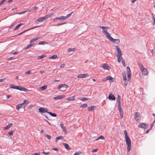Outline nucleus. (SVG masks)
I'll return each instance as SVG.
<instances>
[{
    "mask_svg": "<svg viewBox=\"0 0 155 155\" xmlns=\"http://www.w3.org/2000/svg\"><path fill=\"white\" fill-rule=\"evenodd\" d=\"M124 133L125 136V140L126 143L127 145V150L128 151H129L131 149V140L126 130L124 131Z\"/></svg>",
    "mask_w": 155,
    "mask_h": 155,
    "instance_id": "nucleus-1",
    "label": "nucleus"
},
{
    "mask_svg": "<svg viewBox=\"0 0 155 155\" xmlns=\"http://www.w3.org/2000/svg\"><path fill=\"white\" fill-rule=\"evenodd\" d=\"M116 48L117 52V54L116 56L117 57L118 61V62L120 63V62L121 59H122V53L120 48L118 46H116Z\"/></svg>",
    "mask_w": 155,
    "mask_h": 155,
    "instance_id": "nucleus-2",
    "label": "nucleus"
},
{
    "mask_svg": "<svg viewBox=\"0 0 155 155\" xmlns=\"http://www.w3.org/2000/svg\"><path fill=\"white\" fill-rule=\"evenodd\" d=\"M98 27L102 29V32L104 34L106 35L107 38L110 36V34L107 31V29L109 28L108 27L104 26H99Z\"/></svg>",
    "mask_w": 155,
    "mask_h": 155,
    "instance_id": "nucleus-3",
    "label": "nucleus"
},
{
    "mask_svg": "<svg viewBox=\"0 0 155 155\" xmlns=\"http://www.w3.org/2000/svg\"><path fill=\"white\" fill-rule=\"evenodd\" d=\"M10 87L11 88L17 89L21 91H26L28 90L26 89L24 87H22L20 86H16L14 84H11L10 85Z\"/></svg>",
    "mask_w": 155,
    "mask_h": 155,
    "instance_id": "nucleus-4",
    "label": "nucleus"
},
{
    "mask_svg": "<svg viewBox=\"0 0 155 155\" xmlns=\"http://www.w3.org/2000/svg\"><path fill=\"white\" fill-rule=\"evenodd\" d=\"M139 66L143 75H147L148 74V72L147 71V69L144 68L143 65L142 64H139Z\"/></svg>",
    "mask_w": 155,
    "mask_h": 155,
    "instance_id": "nucleus-5",
    "label": "nucleus"
},
{
    "mask_svg": "<svg viewBox=\"0 0 155 155\" xmlns=\"http://www.w3.org/2000/svg\"><path fill=\"white\" fill-rule=\"evenodd\" d=\"M68 87V86L65 84H61L58 86L57 87L58 90H60L62 88V90L64 91L66 90V89Z\"/></svg>",
    "mask_w": 155,
    "mask_h": 155,
    "instance_id": "nucleus-6",
    "label": "nucleus"
},
{
    "mask_svg": "<svg viewBox=\"0 0 155 155\" xmlns=\"http://www.w3.org/2000/svg\"><path fill=\"white\" fill-rule=\"evenodd\" d=\"M109 40L113 43H115L118 44L120 43V41L119 39H114L111 36H110L108 38Z\"/></svg>",
    "mask_w": 155,
    "mask_h": 155,
    "instance_id": "nucleus-7",
    "label": "nucleus"
},
{
    "mask_svg": "<svg viewBox=\"0 0 155 155\" xmlns=\"http://www.w3.org/2000/svg\"><path fill=\"white\" fill-rule=\"evenodd\" d=\"M39 112L41 114L48 113V110L45 107H41L38 109Z\"/></svg>",
    "mask_w": 155,
    "mask_h": 155,
    "instance_id": "nucleus-8",
    "label": "nucleus"
},
{
    "mask_svg": "<svg viewBox=\"0 0 155 155\" xmlns=\"http://www.w3.org/2000/svg\"><path fill=\"white\" fill-rule=\"evenodd\" d=\"M135 119L137 122H140V114L139 113L136 112L135 113Z\"/></svg>",
    "mask_w": 155,
    "mask_h": 155,
    "instance_id": "nucleus-9",
    "label": "nucleus"
},
{
    "mask_svg": "<svg viewBox=\"0 0 155 155\" xmlns=\"http://www.w3.org/2000/svg\"><path fill=\"white\" fill-rule=\"evenodd\" d=\"M54 14V13H50L49 14H48L45 16L41 17L43 21L47 20L49 18L52 16Z\"/></svg>",
    "mask_w": 155,
    "mask_h": 155,
    "instance_id": "nucleus-10",
    "label": "nucleus"
},
{
    "mask_svg": "<svg viewBox=\"0 0 155 155\" xmlns=\"http://www.w3.org/2000/svg\"><path fill=\"white\" fill-rule=\"evenodd\" d=\"M127 77L128 79H130L131 78V71L129 67L127 66Z\"/></svg>",
    "mask_w": 155,
    "mask_h": 155,
    "instance_id": "nucleus-11",
    "label": "nucleus"
},
{
    "mask_svg": "<svg viewBox=\"0 0 155 155\" xmlns=\"http://www.w3.org/2000/svg\"><path fill=\"white\" fill-rule=\"evenodd\" d=\"M147 125L144 123H140L138 125V127L140 128H142L144 129H146L147 128Z\"/></svg>",
    "mask_w": 155,
    "mask_h": 155,
    "instance_id": "nucleus-12",
    "label": "nucleus"
},
{
    "mask_svg": "<svg viewBox=\"0 0 155 155\" xmlns=\"http://www.w3.org/2000/svg\"><path fill=\"white\" fill-rule=\"evenodd\" d=\"M73 13V12H72L70 14H68L66 16H61V20H65L67 18H69L71 15Z\"/></svg>",
    "mask_w": 155,
    "mask_h": 155,
    "instance_id": "nucleus-13",
    "label": "nucleus"
},
{
    "mask_svg": "<svg viewBox=\"0 0 155 155\" xmlns=\"http://www.w3.org/2000/svg\"><path fill=\"white\" fill-rule=\"evenodd\" d=\"M102 67L105 70H109L110 69V67L107 64L105 63L103 64Z\"/></svg>",
    "mask_w": 155,
    "mask_h": 155,
    "instance_id": "nucleus-14",
    "label": "nucleus"
},
{
    "mask_svg": "<svg viewBox=\"0 0 155 155\" xmlns=\"http://www.w3.org/2000/svg\"><path fill=\"white\" fill-rule=\"evenodd\" d=\"M88 76L87 74H80L77 76V77L79 78H84Z\"/></svg>",
    "mask_w": 155,
    "mask_h": 155,
    "instance_id": "nucleus-15",
    "label": "nucleus"
},
{
    "mask_svg": "<svg viewBox=\"0 0 155 155\" xmlns=\"http://www.w3.org/2000/svg\"><path fill=\"white\" fill-rule=\"evenodd\" d=\"M95 108V106H92L88 107L87 109L89 111H93Z\"/></svg>",
    "mask_w": 155,
    "mask_h": 155,
    "instance_id": "nucleus-16",
    "label": "nucleus"
},
{
    "mask_svg": "<svg viewBox=\"0 0 155 155\" xmlns=\"http://www.w3.org/2000/svg\"><path fill=\"white\" fill-rule=\"evenodd\" d=\"M106 79L109 80L110 82H113L114 81V78L110 76H108L106 77Z\"/></svg>",
    "mask_w": 155,
    "mask_h": 155,
    "instance_id": "nucleus-17",
    "label": "nucleus"
},
{
    "mask_svg": "<svg viewBox=\"0 0 155 155\" xmlns=\"http://www.w3.org/2000/svg\"><path fill=\"white\" fill-rule=\"evenodd\" d=\"M47 85H45L44 86L40 87L39 88V89L41 91H42L47 89Z\"/></svg>",
    "mask_w": 155,
    "mask_h": 155,
    "instance_id": "nucleus-18",
    "label": "nucleus"
},
{
    "mask_svg": "<svg viewBox=\"0 0 155 155\" xmlns=\"http://www.w3.org/2000/svg\"><path fill=\"white\" fill-rule=\"evenodd\" d=\"M12 125V123H10L8 124V125L4 128V130H6L9 128Z\"/></svg>",
    "mask_w": 155,
    "mask_h": 155,
    "instance_id": "nucleus-19",
    "label": "nucleus"
},
{
    "mask_svg": "<svg viewBox=\"0 0 155 155\" xmlns=\"http://www.w3.org/2000/svg\"><path fill=\"white\" fill-rule=\"evenodd\" d=\"M63 145L65 148L68 150H69L71 149V147L69 146L68 144L65 143H63Z\"/></svg>",
    "mask_w": 155,
    "mask_h": 155,
    "instance_id": "nucleus-20",
    "label": "nucleus"
},
{
    "mask_svg": "<svg viewBox=\"0 0 155 155\" xmlns=\"http://www.w3.org/2000/svg\"><path fill=\"white\" fill-rule=\"evenodd\" d=\"M60 126L63 131L64 132H66V127L63 126V124H62V122H61V124H60Z\"/></svg>",
    "mask_w": 155,
    "mask_h": 155,
    "instance_id": "nucleus-21",
    "label": "nucleus"
},
{
    "mask_svg": "<svg viewBox=\"0 0 155 155\" xmlns=\"http://www.w3.org/2000/svg\"><path fill=\"white\" fill-rule=\"evenodd\" d=\"M23 107H24V106L21 103V104H19L18 105L16 106V109L17 110H18L19 108H22Z\"/></svg>",
    "mask_w": 155,
    "mask_h": 155,
    "instance_id": "nucleus-22",
    "label": "nucleus"
},
{
    "mask_svg": "<svg viewBox=\"0 0 155 155\" xmlns=\"http://www.w3.org/2000/svg\"><path fill=\"white\" fill-rule=\"evenodd\" d=\"M28 101L27 100H25L21 104L24 106V107H25L28 103Z\"/></svg>",
    "mask_w": 155,
    "mask_h": 155,
    "instance_id": "nucleus-23",
    "label": "nucleus"
},
{
    "mask_svg": "<svg viewBox=\"0 0 155 155\" xmlns=\"http://www.w3.org/2000/svg\"><path fill=\"white\" fill-rule=\"evenodd\" d=\"M46 57V56L44 55H42L41 56H38L37 57V59H40L44 58Z\"/></svg>",
    "mask_w": 155,
    "mask_h": 155,
    "instance_id": "nucleus-24",
    "label": "nucleus"
},
{
    "mask_svg": "<svg viewBox=\"0 0 155 155\" xmlns=\"http://www.w3.org/2000/svg\"><path fill=\"white\" fill-rule=\"evenodd\" d=\"M33 45V44H29L28 46H27L25 48V49H27L31 47H32Z\"/></svg>",
    "mask_w": 155,
    "mask_h": 155,
    "instance_id": "nucleus-25",
    "label": "nucleus"
},
{
    "mask_svg": "<svg viewBox=\"0 0 155 155\" xmlns=\"http://www.w3.org/2000/svg\"><path fill=\"white\" fill-rule=\"evenodd\" d=\"M57 58V55H54L51 57H50L49 58V59H55Z\"/></svg>",
    "mask_w": 155,
    "mask_h": 155,
    "instance_id": "nucleus-26",
    "label": "nucleus"
},
{
    "mask_svg": "<svg viewBox=\"0 0 155 155\" xmlns=\"http://www.w3.org/2000/svg\"><path fill=\"white\" fill-rule=\"evenodd\" d=\"M75 50V48H69L68 49V51L70 52V51H74Z\"/></svg>",
    "mask_w": 155,
    "mask_h": 155,
    "instance_id": "nucleus-27",
    "label": "nucleus"
},
{
    "mask_svg": "<svg viewBox=\"0 0 155 155\" xmlns=\"http://www.w3.org/2000/svg\"><path fill=\"white\" fill-rule=\"evenodd\" d=\"M89 99L88 98H86V97H83V98L80 99V100H81V101H87Z\"/></svg>",
    "mask_w": 155,
    "mask_h": 155,
    "instance_id": "nucleus-28",
    "label": "nucleus"
},
{
    "mask_svg": "<svg viewBox=\"0 0 155 155\" xmlns=\"http://www.w3.org/2000/svg\"><path fill=\"white\" fill-rule=\"evenodd\" d=\"M38 27H39V26H34L33 27L31 28H29L28 29H27L25 30V31H24V32H26V31H28V30H30V29H33L34 28H37Z\"/></svg>",
    "mask_w": 155,
    "mask_h": 155,
    "instance_id": "nucleus-29",
    "label": "nucleus"
},
{
    "mask_svg": "<svg viewBox=\"0 0 155 155\" xmlns=\"http://www.w3.org/2000/svg\"><path fill=\"white\" fill-rule=\"evenodd\" d=\"M60 139H63V137L62 136L57 137L56 139V142H57V141Z\"/></svg>",
    "mask_w": 155,
    "mask_h": 155,
    "instance_id": "nucleus-30",
    "label": "nucleus"
},
{
    "mask_svg": "<svg viewBox=\"0 0 155 155\" xmlns=\"http://www.w3.org/2000/svg\"><path fill=\"white\" fill-rule=\"evenodd\" d=\"M33 10V9H32L31 10H29L28 11V12H30L32 10ZM28 11H24V12H20V13H18V15H22V14H23L25 13V12H28Z\"/></svg>",
    "mask_w": 155,
    "mask_h": 155,
    "instance_id": "nucleus-31",
    "label": "nucleus"
},
{
    "mask_svg": "<svg viewBox=\"0 0 155 155\" xmlns=\"http://www.w3.org/2000/svg\"><path fill=\"white\" fill-rule=\"evenodd\" d=\"M61 20V16H60L59 17H58L55 18H54L53 20V21H55V20Z\"/></svg>",
    "mask_w": 155,
    "mask_h": 155,
    "instance_id": "nucleus-32",
    "label": "nucleus"
},
{
    "mask_svg": "<svg viewBox=\"0 0 155 155\" xmlns=\"http://www.w3.org/2000/svg\"><path fill=\"white\" fill-rule=\"evenodd\" d=\"M118 107L119 111L123 110L121 107V104H118Z\"/></svg>",
    "mask_w": 155,
    "mask_h": 155,
    "instance_id": "nucleus-33",
    "label": "nucleus"
},
{
    "mask_svg": "<svg viewBox=\"0 0 155 155\" xmlns=\"http://www.w3.org/2000/svg\"><path fill=\"white\" fill-rule=\"evenodd\" d=\"M87 104H83L81 105L80 106V107L84 108V107H87Z\"/></svg>",
    "mask_w": 155,
    "mask_h": 155,
    "instance_id": "nucleus-34",
    "label": "nucleus"
},
{
    "mask_svg": "<svg viewBox=\"0 0 155 155\" xmlns=\"http://www.w3.org/2000/svg\"><path fill=\"white\" fill-rule=\"evenodd\" d=\"M48 113L52 117H56L57 116V115L56 114H54L50 112H48Z\"/></svg>",
    "mask_w": 155,
    "mask_h": 155,
    "instance_id": "nucleus-35",
    "label": "nucleus"
},
{
    "mask_svg": "<svg viewBox=\"0 0 155 155\" xmlns=\"http://www.w3.org/2000/svg\"><path fill=\"white\" fill-rule=\"evenodd\" d=\"M120 116L121 118H122L123 117V110L119 111Z\"/></svg>",
    "mask_w": 155,
    "mask_h": 155,
    "instance_id": "nucleus-36",
    "label": "nucleus"
},
{
    "mask_svg": "<svg viewBox=\"0 0 155 155\" xmlns=\"http://www.w3.org/2000/svg\"><path fill=\"white\" fill-rule=\"evenodd\" d=\"M43 21L41 17L37 19L36 21L42 22Z\"/></svg>",
    "mask_w": 155,
    "mask_h": 155,
    "instance_id": "nucleus-37",
    "label": "nucleus"
},
{
    "mask_svg": "<svg viewBox=\"0 0 155 155\" xmlns=\"http://www.w3.org/2000/svg\"><path fill=\"white\" fill-rule=\"evenodd\" d=\"M121 61V62H122V64H123V66L124 67H125L126 65H125V61H124V60L123 59V58H122V59H121L120 61Z\"/></svg>",
    "mask_w": 155,
    "mask_h": 155,
    "instance_id": "nucleus-38",
    "label": "nucleus"
},
{
    "mask_svg": "<svg viewBox=\"0 0 155 155\" xmlns=\"http://www.w3.org/2000/svg\"><path fill=\"white\" fill-rule=\"evenodd\" d=\"M121 61V62H122V64H123V66L124 67H125L126 65H125V61H124V60L123 59V58H122V59H121L120 61Z\"/></svg>",
    "mask_w": 155,
    "mask_h": 155,
    "instance_id": "nucleus-39",
    "label": "nucleus"
},
{
    "mask_svg": "<svg viewBox=\"0 0 155 155\" xmlns=\"http://www.w3.org/2000/svg\"><path fill=\"white\" fill-rule=\"evenodd\" d=\"M45 44H47V42L44 41H40L39 43V45H44Z\"/></svg>",
    "mask_w": 155,
    "mask_h": 155,
    "instance_id": "nucleus-40",
    "label": "nucleus"
},
{
    "mask_svg": "<svg viewBox=\"0 0 155 155\" xmlns=\"http://www.w3.org/2000/svg\"><path fill=\"white\" fill-rule=\"evenodd\" d=\"M82 152L81 151H78L76 152L73 155H79V154H81Z\"/></svg>",
    "mask_w": 155,
    "mask_h": 155,
    "instance_id": "nucleus-41",
    "label": "nucleus"
},
{
    "mask_svg": "<svg viewBox=\"0 0 155 155\" xmlns=\"http://www.w3.org/2000/svg\"><path fill=\"white\" fill-rule=\"evenodd\" d=\"M74 100V97H68L66 99V100L69 101H73Z\"/></svg>",
    "mask_w": 155,
    "mask_h": 155,
    "instance_id": "nucleus-42",
    "label": "nucleus"
},
{
    "mask_svg": "<svg viewBox=\"0 0 155 155\" xmlns=\"http://www.w3.org/2000/svg\"><path fill=\"white\" fill-rule=\"evenodd\" d=\"M123 76L124 80H125L127 79V77L126 74H123Z\"/></svg>",
    "mask_w": 155,
    "mask_h": 155,
    "instance_id": "nucleus-43",
    "label": "nucleus"
},
{
    "mask_svg": "<svg viewBox=\"0 0 155 155\" xmlns=\"http://www.w3.org/2000/svg\"><path fill=\"white\" fill-rule=\"evenodd\" d=\"M23 23H20V24L18 25L17 26H16V27L14 29V30H15L16 29H17L18 27L20 26L21 25H23Z\"/></svg>",
    "mask_w": 155,
    "mask_h": 155,
    "instance_id": "nucleus-44",
    "label": "nucleus"
},
{
    "mask_svg": "<svg viewBox=\"0 0 155 155\" xmlns=\"http://www.w3.org/2000/svg\"><path fill=\"white\" fill-rule=\"evenodd\" d=\"M31 71H27L25 72V74H31Z\"/></svg>",
    "mask_w": 155,
    "mask_h": 155,
    "instance_id": "nucleus-45",
    "label": "nucleus"
},
{
    "mask_svg": "<svg viewBox=\"0 0 155 155\" xmlns=\"http://www.w3.org/2000/svg\"><path fill=\"white\" fill-rule=\"evenodd\" d=\"M118 104H121L120 97H118L117 99Z\"/></svg>",
    "mask_w": 155,
    "mask_h": 155,
    "instance_id": "nucleus-46",
    "label": "nucleus"
},
{
    "mask_svg": "<svg viewBox=\"0 0 155 155\" xmlns=\"http://www.w3.org/2000/svg\"><path fill=\"white\" fill-rule=\"evenodd\" d=\"M99 139H101L102 140H104L105 139L104 137L102 135H101L99 137Z\"/></svg>",
    "mask_w": 155,
    "mask_h": 155,
    "instance_id": "nucleus-47",
    "label": "nucleus"
},
{
    "mask_svg": "<svg viewBox=\"0 0 155 155\" xmlns=\"http://www.w3.org/2000/svg\"><path fill=\"white\" fill-rule=\"evenodd\" d=\"M41 38V36H38L36 37L35 38H34L35 40L36 41V40H38L39 38Z\"/></svg>",
    "mask_w": 155,
    "mask_h": 155,
    "instance_id": "nucleus-48",
    "label": "nucleus"
},
{
    "mask_svg": "<svg viewBox=\"0 0 155 155\" xmlns=\"http://www.w3.org/2000/svg\"><path fill=\"white\" fill-rule=\"evenodd\" d=\"M13 131L12 130L10 132H8V134L10 135H12L13 134Z\"/></svg>",
    "mask_w": 155,
    "mask_h": 155,
    "instance_id": "nucleus-49",
    "label": "nucleus"
},
{
    "mask_svg": "<svg viewBox=\"0 0 155 155\" xmlns=\"http://www.w3.org/2000/svg\"><path fill=\"white\" fill-rule=\"evenodd\" d=\"M46 136L48 140H50L51 138V137L48 134H46Z\"/></svg>",
    "mask_w": 155,
    "mask_h": 155,
    "instance_id": "nucleus-50",
    "label": "nucleus"
},
{
    "mask_svg": "<svg viewBox=\"0 0 155 155\" xmlns=\"http://www.w3.org/2000/svg\"><path fill=\"white\" fill-rule=\"evenodd\" d=\"M109 100H114L115 99V97H108Z\"/></svg>",
    "mask_w": 155,
    "mask_h": 155,
    "instance_id": "nucleus-51",
    "label": "nucleus"
},
{
    "mask_svg": "<svg viewBox=\"0 0 155 155\" xmlns=\"http://www.w3.org/2000/svg\"><path fill=\"white\" fill-rule=\"evenodd\" d=\"M33 107V106L32 105H31L30 106L28 107V109L30 110Z\"/></svg>",
    "mask_w": 155,
    "mask_h": 155,
    "instance_id": "nucleus-52",
    "label": "nucleus"
},
{
    "mask_svg": "<svg viewBox=\"0 0 155 155\" xmlns=\"http://www.w3.org/2000/svg\"><path fill=\"white\" fill-rule=\"evenodd\" d=\"M35 39L34 38L32 39L30 41V43H31L33 42H34L35 41Z\"/></svg>",
    "mask_w": 155,
    "mask_h": 155,
    "instance_id": "nucleus-53",
    "label": "nucleus"
},
{
    "mask_svg": "<svg viewBox=\"0 0 155 155\" xmlns=\"http://www.w3.org/2000/svg\"><path fill=\"white\" fill-rule=\"evenodd\" d=\"M98 150V149H97V148H96V149H93L92 150L91 152H96Z\"/></svg>",
    "mask_w": 155,
    "mask_h": 155,
    "instance_id": "nucleus-54",
    "label": "nucleus"
},
{
    "mask_svg": "<svg viewBox=\"0 0 155 155\" xmlns=\"http://www.w3.org/2000/svg\"><path fill=\"white\" fill-rule=\"evenodd\" d=\"M42 153L43 154H46V155H48V154H49L50 153L49 152H46L44 151V152H42Z\"/></svg>",
    "mask_w": 155,
    "mask_h": 155,
    "instance_id": "nucleus-55",
    "label": "nucleus"
},
{
    "mask_svg": "<svg viewBox=\"0 0 155 155\" xmlns=\"http://www.w3.org/2000/svg\"><path fill=\"white\" fill-rule=\"evenodd\" d=\"M6 0H2V1L0 2V5L2 4Z\"/></svg>",
    "mask_w": 155,
    "mask_h": 155,
    "instance_id": "nucleus-56",
    "label": "nucleus"
},
{
    "mask_svg": "<svg viewBox=\"0 0 155 155\" xmlns=\"http://www.w3.org/2000/svg\"><path fill=\"white\" fill-rule=\"evenodd\" d=\"M108 97H115L114 95L110 93Z\"/></svg>",
    "mask_w": 155,
    "mask_h": 155,
    "instance_id": "nucleus-57",
    "label": "nucleus"
},
{
    "mask_svg": "<svg viewBox=\"0 0 155 155\" xmlns=\"http://www.w3.org/2000/svg\"><path fill=\"white\" fill-rule=\"evenodd\" d=\"M124 81V84L125 86H126L127 84V81L126 80Z\"/></svg>",
    "mask_w": 155,
    "mask_h": 155,
    "instance_id": "nucleus-58",
    "label": "nucleus"
},
{
    "mask_svg": "<svg viewBox=\"0 0 155 155\" xmlns=\"http://www.w3.org/2000/svg\"><path fill=\"white\" fill-rule=\"evenodd\" d=\"M18 51H16V52H14L12 53V54L13 55H15L16 54H18Z\"/></svg>",
    "mask_w": 155,
    "mask_h": 155,
    "instance_id": "nucleus-59",
    "label": "nucleus"
},
{
    "mask_svg": "<svg viewBox=\"0 0 155 155\" xmlns=\"http://www.w3.org/2000/svg\"><path fill=\"white\" fill-rule=\"evenodd\" d=\"M54 100L61 99L62 97H54Z\"/></svg>",
    "mask_w": 155,
    "mask_h": 155,
    "instance_id": "nucleus-60",
    "label": "nucleus"
},
{
    "mask_svg": "<svg viewBox=\"0 0 155 155\" xmlns=\"http://www.w3.org/2000/svg\"><path fill=\"white\" fill-rule=\"evenodd\" d=\"M33 155H40V153H35L33 154Z\"/></svg>",
    "mask_w": 155,
    "mask_h": 155,
    "instance_id": "nucleus-61",
    "label": "nucleus"
},
{
    "mask_svg": "<svg viewBox=\"0 0 155 155\" xmlns=\"http://www.w3.org/2000/svg\"><path fill=\"white\" fill-rule=\"evenodd\" d=\"M65 66V64H62L60 66V67L61 68H62L64 67Z\"/></svg>",
    "mask_w": 155,
    "mask_h": 155,
    "instance_id": "nucleus-62",
    "label": "nucleus"
},
{
    "mask_svg": "<svg viewBox=\"0 0 155 155\" xmlns=\"http://www.w3.org/2000/svg\"><path fill=\"white\" fill-rule=\"evenodd\" d=\"M64 24H65V23H59V24L56 25H57V26H59V25H63Z\"/></svg>",
    "mask_w": 155,
    "mask_h": 155,
    "instance_id": "nucleus-63",
    "label": "nucleus"
},
{
    "mask_svg": "<svg viewBox=\"0 0 155 155\" xmlns=\"http://www.w3.org/2000/svg\"><path fill=\"white\" fill-rule=\"evenodd\" d=\"M137 0H131V2L132 3H134Z\"/></svg>",
    "mask_w": 155,
    "mask_h": 155,
    "instance_id": "nucleus-64",
    "label": "nucleus"
}]
</instances>
